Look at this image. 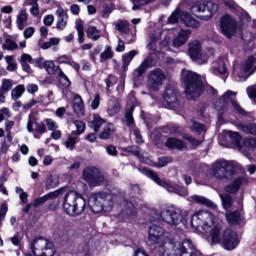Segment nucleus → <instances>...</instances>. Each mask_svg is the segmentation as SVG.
Instances as JSON below:
<instances>
[{"label":"nucleus","instance_id":"1","mask_svg":"<svg viewBox=\"0 0 256 256\" xmlns=\"http://www.w3.org/2000/svg\"><path fill=\"white\" fill-rule=\"evenodd\" d=\"M193 229L210 231L212 245H222L226 251H233L239 245V236L231 228L223 230V224L215 222V216L208 211H198L191 218Z\"/></svg>","mask_w":256,"mask_h":256},{"label":"nucleus","instance_id":"2","mask_svg":"<svg viewBox=\"0 0 256 256\" xmlns=\"http://www.w3.org/2000/svg\"><path fill=\"white\" fill-rule=\"evenodd\" d=\"M181 79L185 85V95L191 101L201 97L203 93V81L201 76L190 70H182Z\"/></svg>","mask_w":256,"mask_h":256},{"label":"nucleus","instance_id":"3","mask_svg":"<svg viewBox=\"0 0 256 256\" xmlns=\"http://www.w3.org/2000/svg\"><path fill=\"white\" fill-rule=\"evenodd\" d=\"M119 193L116 192H98L90 195L88 200V207L93 213H101V211H111L115 205V196Z\"/></svg>","mask_w":256,"mask_h":256},{"label":"nucleus","instance_id":"4","mask_svg":"<svg viewBox=\"0 0 256 256\" xmlns=\"http://www.w3.org/2000/svg\"><path fill=\"white\" fill-rule=\"evenodd\" d=\"M87 207L85 198L76 191H69L63 199V210L71 217L82 215Z\"/></svg>","mask_w":256,"mask_h":256},{"label":"nucleus","instance_id":"5","mask_svg":"<svg viewBox=\"0 0 256 256\" xmlns=\"http://www.w3.org/2000/svg\"><path fill=\"white\" fill-rule=\"evenodd\" d=\"M212 175L215 179L223 181V179H231L235 175V164L227 160H217L212 165Z\"/></svg>","mask_w":256,"mask_h":256},{"label":"nucleus","instance_id":"6","mask_svg":"<svg viewBox=\"0 0 256 256\" xmlns=\"http://www.w3.org/2000/svg\"><path fill=\"white\" fill-rule=\"evenodd\" d=\"M149 242L154 245H160L159 256H169L167 250H165V245L171 244L169 238L165 236V230L163 228L152 225L149 228Z\"/></svg>","mask_w":256,"mask_h":256},{"label":"nucleus","instance_id":"7","mask_svg":"<svg viewBox=\"0 0 256 256\" xmlns=\"http://www.w3.org/2000/svg\"><path fill=\"white\" fill-rule=\"evenodd\" d=\"M30 249L36 256H54L55 246L53 242L45 238H37L30 243Z\"/></svg>","mask_w":256,"mask_h":256},{"label":"nucleus","instance_id":"8","mask_svg":"<svg viewBox=\"0 0 256 256\" xmlns=\"http://www.w3.org/2000/svg\"><path fill=\"white\" fill-rule=\"evenodd\" d=\"M235 97H237V92L228 90L222 96V98L215 103L216 111H225L227 109V103H231L234 111L239 113L240 115H245V110L239 105V102L236 101Z\"/></svg>","mask_w":256,"mask_h":256},{"label":"nucleus","instance_id":"9","mask_svg":"<svg viewBox=\"0 0 256 256\" xmlns=\"http://www.w3.org/2000/svg\"><path fill=\"white\" fill-rule=\"evenodd\" d=\"M256 70V58L250 56L248 59L240 64L239 67L234 68V75L238 77V81H247Z\"/></svg>","mask_w":256,"mask_h":256},{"label":"nucleus","instance_id":"10","mask_svg":"<svg viewBox=\"0 0 256 256\" xmlns=\"http://www.w3.org/2000/svg\"><path fill=\"white\" fill-rule=\"evenodd\" d=\"M82 179L86 181L90 187H98V185L105 181V176H103L98 168L89 166L83 170Z\"/></svg>","mask_w":256,"mask_h":256},{"label":"nucleus","instance_id":"11","mask_svg":"<svg viewBox=\"0 0 256 256\" xmlns=\"http://www.w3.org/2000/svg\"><path fill=\"white\" fill-rule=\"evenodd\" d=\"M181 19L182 22L186 25V27H192L193 29H197L199 27V21H197L193 16L189 15L187 12H181V10L176 9L172 14L168 17V23L170 25H175L177 21Z\"/></svg>","mask_w":256,"mask_h":256},{"label":"nucleus","instance_id":"12","mask_svg":"<svg viewBox=\"0 0 256 256\" xmlns=\"http://www.w3.org/2000/svg\"><path fill=\"white\" fill-rule=\"evenodd\" d=\"M167 79V75L163 70L157 68L152 70L148 75V89L150 91H159L163 87V83Z\"/></svg>","mask_w":256,"mask_h":256},{"label":"nucleus","instance_id":"13","mask_svg":"<svg viewBox=\"0 0 256 256\" xmlns=\"http://www.w3.org/2000/svg\"><path fill=\"white\" fill-rule=\"evenodd\" d=\"M160 217L164 223H167L168 225H174V227H177V225L183 221L181 210L174 207L164 209L161 212Z\"/></svg>","mask_w":256,"mask_h":256},{"label":"nucleus","instance_id":"14","mask_svg":"<svg viewBox=\"0 0 256 256\" xmlns=\"http://www.w3.org/2000/svg\"><path fill=\"white\" fill-rule=\"evenodd\" d=\"M142 173L143 175H146V177H149V179H152L157 185L166 189L168 193H177L179 191V186L177 184L161 180V178L149 168H143Z\"/></svg>","mask_w":256,"mask_h":256},{"label":"nucleus","instance_id":"15","mask_svg":"<svg viewBox=\"0 0 256 256\" xmlns=\"http://www.w3.org/2000/svg\"><path fill=\"white\" fill-rule=\"evenodd\" d=\"M220 29L227 39H231V37L235 36V33H237V21L230 15H224L220 19Z\"/></svg>","mask_w":256,"mask_h":256},{"label":"nucleus","instance_id":"16","mask_svg":"<svg viewBox=\"0 0 256 256\" xmlns=\"http://www.w3.org/2000/svg\"><path fill=\"white\" fill-rule=\"evenodd\" d=\"M163 99L166 101L169 109H179L181 102L179 101V92L175 86L168 84L163 93Z\"/></svg>","mask_w":256,"mask_h":256},{"label":"nucleus","instance_id":"17","mask_svg":"<svg viewBox=\"0 0 256 256\" xmlns=\"http://www.w3.org/2000/svg\"><path fill=\"white\" fill-rule=\"evenodd\" d=\"M201 51V42L194 40L189 43L188 53L191 59L198 65H205V63H207V57L203 56Z\"/></svg>","mask_w":256,"mask_h":256},{"label":"nucleus","instance_id":"18","mask_svg":"<svg viewBox=\"0 0 256 256\" xmlns=\"http://www.w3.org/2000/svg\"><path fill=\"white\" fill-rule=\"evenodd\" d=\"M120 219L125 221H134L137 217V211H135V205L130 201H124L121 204V212L119 214Z\"/></svg>","mask_w":256,"mask_h":256},{"label":"nucleus","instance_id":"19","mask_svg":"<svg viewBox=\"0 0 256 256\" xmlns=\"http://www.w3.org/2000/svg\"><path fill=\"white\" fill-rule=\"evenodd\" d=\"M178 253L180 256H199V251L189 239L183 240L181 247L178 248Z\"/></svg>","mask_w":256,"mask_h":256},{"label":"nucleus","instance_id":"20","mask_svg":"<svg viewBox=\"0 0 256 256\" xmlns=\"http://www.w3.org/2000/svg\"><path fill=\"white\" fill-rule=\"evenodd\" d=\"M153 67V59L151 57H147L143 60V62L137 67L133 72V79L137 81L139 77H143V74L147 69Z\"/></svg>","mask_w":256,"mask_h":256},{"label":"nucleus","instance_id":"21","mask_svg":"<svg viewBox=\"0 0 256 256\" xmlns=\"http://www.w3.org/2000/svg\"><path fill=\"white\" fill-rule=\"evenodd\" d=\"M247 183V178L245 177H238L235 178L230 184L225 187L226 193H231L232 195L235 193H239L242 185Z\"/></svg>","mask_w":256,"mask_h":256},{"label":"nucleus","instance_id":"22","mask_svg":"<svg viewBox=\"0 0 256 256\" xmlns=\"http://www.w3.org/2000/svg\"><path fill=\"white\" fill-rule=\"evenodd\" d=\"M219 10V6L211 1L204 0V12H203V19L205 21L211 19L215 13Z\"/></svg>","mask_w":256,"mask_h":256},{"label":"nucleus","instance_id":"23","mask_svg":"<svg viewBox=\"0 0 256 256\" xmlns=\"http://www.w3.org/2000/svg\"><path fill=\"white\" fill-rule=\"evenodd\" d=\"M226 219L230 225H241L245 217L243 216V213L239 211H234V212L230 211V212H226Z\"/></svg>","mask_w":256,"mask_h":256},{"label":"nucleus","instance_id":"24","mask_svg":"<svg viewBox=\"0 0 256 256\" xmlns=\"http://www.w3.org/2000/svg\"><path fill=\"white\" fill-rule=\"evenodd\" d=\"M61 195V190H55L53 192H50L38 199H36L33 203L34 207H41V205H44V203H47V201H50V199H57Z\"/></svg>","mask_w":256,"mask_h":256},{"label":"nucleus","instance_id":"25","mask_svg":"<svg viewBox=\"0 0 256 256\" xmlns=\"http://www.w3.org/2000/svg\"><path fill=\"white\" fill-rule=\"evenodd\" d=\"M189 35H191V30H181L178 35L173 40V46L174 47H182V45H185L187 43V40L189 39Z\"/></svg>","mask_w":256,"mask_h":256},{"label":"nucleus","instance_id":"26","mask_svg":"<svg viewBox=\"0 0 256 256\" xmlns=\"http://www.w3.org/2000/svg\"><path fill=\"white\" fill-rule=\"evenodd\" d=\"M73 107L74 112L76 115H78V117H83V115H85V104H83V98H81L78 94L74 95Z\"/></svg>","mask_w":256,"mask_h":256},{"label":"nucleus","instance_id":"27","mask_svg":"<svg viewBox=\"0 0 256 256\" xmlns=\"http://www.w3.org/2000/svg\"><path fill=\"white\" fill-rule=\"evenodd\" d=\"M211 71L214 75H223L227 73V64L225 63V60L221 58L217 62H214Z\"/></svg>","mask_w":256,"mask_h":256},{"label":"nucleus","instance_id":"28","mask_svg":"<svg viewBox=\"0 0 256 256\" xmlns=\"http://www.w3.org/2000/svg\"><path fill=\"white\" fill-rule=\"evenodd\" d=\"M29 15L27 14V10L22 9L19 11L18 15L16 16V25L20 31H23L27 26V19Z\"/></svg>","mask_w":256,"mask_h":256},{"label":"nucleus","instance_id":"29","mask_svg":"<svg viewBox=\"0 0 256 256\" xmlns=\"http://www.w3.org/2000/svg\"><path fill=\"white\" fill-rule=\"evenodd\" d=\"M121 111V103H119V100H110L108 102V109L107 114L109 117H115Z\"/></svg>","mask_w":256,"mask_h":256},{"label":"nucleus","instance_id":"30","mask_svg":"<svg viewBox=\"0 0 256 256\" xmlns=\"http://www.w3.org/2000/svg\"><path fill=\"white\" fill-rule=\"evenodd\" d=\"M222 206L227 213L233 211L235 209V204H233V197L229 194L220 195Z\"/></svg>","mask_w":256,"mask_h":256},{"label":"nucleus","instance_id":"31","mask_svg":"<svg viewBox=\"0 0 256 256\" xmlns=\"http://www.w3.org/2000/svg\"><path fill=\"white\" fill-rule=\"evenodd\" d=\"M135 111V106H131L129 110L125 113L124 124L133 131L135 127V119H133V112Z\"/></svg>","mask_w":256,"mask_h":256},{"label":"nucleus","instance_id":"32","mask_svg":"<svg viewBox=\"0 0 256 256\" xmlns=\"http://www.w3.org/2000/svg\"><path fill=\"white\" fill-rule=\"evenodd\" d=\"M205 10V0H199L194 3H192L190 7V11L192 15H195L196 17H199L201 13H204Z\"/></svg>","mask_w":256,"mask_h":256},{"label":"nucleus","instance_id":"33","mask_svg":"<svg viewBox=\"0 0 256 256\" xmlns=\"http://www.w3.org/2000/svg\"><path fill=\"white\" fill-rule=\"evenodd\" d=\"M192 201H195L196 203H199L200 205H204L205 207H209L210 209H217V205L213 203V201L203 197V196H197L194 195L191 197Z\"/></svg>","mask_w":256,"mask_h":256},{"label":"nucleus","instance_id":"34","mask_svg":"<svg viewBox=\"0 0 256 256\" xmlns=\"http://www.w3.org/2000/svg\"><path fill=\"white\" fill-rule=\"evenodd\" d=\"M83 21L81 19H77L75 21V29L78 33V43L81 45L85 43V31H84Z\"/></svg>","mask_w":256,"mask_h":256},{"label":"nucleus","instance_id":"35","mask_svg":"<svg viewBox=\"0 0 256 256\" xmlns=\"http://www.w3.org/2000/svg\"><path fill=\"white\" fill-rule=\"evenodd\" d=\"M166 147H169V149H179L180 151H183L185 149V143L177 138H168L166 141Z\"/></svg>","mask_w":256,"mask_h":256},{"label":"nucleus","instance_id":"36","mask_svg":"<svg viewBox=\"0 0 256 256\" xmlns=\"http://www.w3.org/2000/svg\"><path fill=\"white\" fill-rule=\"evenodd\" d=\"M236 127L239 131H243V133H246L247 135H256V124L238 123L236 124Z\"/></svg>","mask_w":256,"mask_h":256},{"label":"nucleus","instance_id":"37","mask_svg":"<svg viewBox=\"0 0 256 256\" xmlns=\"http://www.w3.org/2000/svg\"><path fill=\"white\" fill-rule=\"evenodd\" d=\"M86 35L88 39L92 41H99V39H101V30L97 29L95 26H89L86 30Z\"/></svg>","mask_w":256,"mask_h":256},{"label":"nucleus","instance_id":"38","mask_svg":"<svg viewBox=\"0 0 256 256\" xmlns=\"http://www.w3.org/2000/svg\"><path fill=\"white\" fill-rule=\"evenodd\" d=\"M75 134L71 133L68 135L66 141L64 142V145L68 151H73L75 149V145L81 141L79 136H74Z\"/></svg>","mask_w":256,"mask_h":256},{"label":"nucleus","instance_id":"39","mask_svg":"<svg viewBox=\"0 0 256 256\" xmlns=\"http://www.w3.org/2000/svg\"><path fill=\"white\" fill-rule=\"evenodd\" d=\"M135 55H139V51L132 50L122 56L124 71H127V68L131 64V61H133V59L135 58Z\"/></svg>","mask_w":256,"mask_h":256},{"label":"nucleus","instance_id":"40","mask_svg":"<svg viewBox=\"0 0 256 256\" xmlns=\"http://www.w3.org/2000/svg\"><path fill=\"white\" fill-rule=\"evenodd\" d=\"M104 123L105 120L103 118L98 115H94L93 120L89 122V127H91V129H93V131L97 133L99 132Z\"/></svg>","mask_w":256,"mask_h":256},{"label":"nucleus","instance_id":"41","mask_svg":"<svg viewBox=\"0 0 256 256\" xmlns=\"http://www.w3.org/2000/svg\"><path fill=\"white\" fill-rule=\"evenodd\" d=\"M125 151H126V153H132L133 155L138 157L142 163H149V159H145L141 155V150L139 149L138 146H128L125 148Z\"/></svg>","mask_w":256,"mask_h":256},{"label":"nucleus","instance_id":"42","mask_svg":"<svg viewBox=\"0 0 256 256\" xmlns=\"http://www.w3.org/2000/svg\"><path fill=\"white\" fill-rule=\"evenodd\" d=\"M45 186L46 189H55V187H59V176L49 175L46 178Z\"/></svg>","mask_w":256,"mask_h":256},{"label":"nucleus","instance_id":"43","mask_svg":"<svg viewBox=\"0 0 256 256\" xmlns=\"http://www.w3.org/2000/svg\"><path fill=\"white\" fill-rule=\"evenodd\" d=\"M188 127L191 131H195L196 133H203L207 131L205 125L196 122L195 120H190V122L188 123Z\"/></svg>","mask_w":256,"mask_h":256},{"label":"nucleus","instance_id":"44","mask_svg":"<svg viewBox=\"0 0 256 256\" xmlns=\"http://www.w3.org/2000/svg\"><path fill=\"white\" fill-rule=\"evenodd\" d=\"M113 133H115V126L113 124H108L100 134V139H111Z\"/></svg>","mask_w":256,"mask_h":256},{"label":"nucleus","instance_id":"45","mask_svg":"<svg viewBox=\"0 0 256 256\" xmlns=\"http://www.w3.org/2000/svg\"><path fill=\"white\" fill-rule=\"evenodd\" d=\"M227 135L235 147H241V135L238 132L228 131Z\"/></svg>","mask_w":256,"mask_h":256},{"label":"nucleus","instance_id":"46","mask_svg":"<svg viewBox=\"0 0 256 256\" xmlns=\"http://www.w3.org/2000/svg\"><path fill=\"white\" fill-rule=\"evenodd\" d=\"M23 93H25V85H18L12 90L11 97L14 101H17L23 96Z\"/></svg>","mask_w":256,"mask_h":256},{"label":"nucleus","instance_id":"47","mask_svg":"<svg viewBox=\"0 0 256 256\" xmlns=\"http://www.w3.org/2000/svg\"><path fill=\"white\" fill-rule=\"evenodd\" d=\"M73 124L75 125L76 130L71 132L72 135H76L77 137L79 135H82V133H85V124L83 123V121L75 120L73 121Z\"/></svg>","mask_w":256,"mask_h":256},{"label":"nucleus","instance_id":"48","mask_svg":"<svg viewBox=\"0 0 256 256\" xmlns=\"http://www.w3.org/2000/svg\"><path fill=\"white\" fill-rule=\"evenodd\" d=\"M133 3L132 11H139L141 7L153 3L155 0H131Z\"/></svg>","mask_w":256,"mask_h":256},{"label":"nucleus","instance_id":"49","mask_svg":"<svg viewBox=\"0 0 256 256\" xmlns=\"http://www.w3.org/2000/svg\"><path fill=\"white\" fill-rule=\"evenodd\" d=\"M116 29L122 33V35H127V33H129V24H127V21L120 20L116 23Z\"/></svg>","mask_w":256,"mask_h":256},{"label":"nucleus","instance_id":"50","mask_svg":"<svg viewBox=\"0 0 256 256\" xmlns=\"http://www.w3.org/2000/svg\"><path fill=\"white\" fill-rule=\"evenodd\" d=\"M13 87V81L10 79H3L0 87L2 93H9Z\"/></svg>","mask_w":256,"mask_h":256},{"label":"nucleus","instance_id":"51","mask_svg":"<svg viewBox=\"0 0 256 256\" xmlns=\"http://www.w3.org/2000/svg\"><path fill=\"white\" fill-rule=\"evenodd\" d=\"M2 48L6 51H14V49H18L19 46L17 45V43H15V41L8 38L5 40Z\"/></svg>","mask_w":256,"mask_h":256},{"label":"nucleus","instance_id":"52","mask_svg":"<svg viewBox=\"0 0 256 256\" xmlns=\"http://www.w3.org/2000/svg\"><path fill=\"white\" fill-rule=\"evenodd\" d=\"M5 59L7 63V71H17V63L13 59V56H6Z\"/></svg>","mask_w":256,"mask_h":256},{"label":"nucleus","instance_id":"53","mask_svg":"<svg viewBox=\"0 0 256 256\" xmlns=\"http://www.w3.org/2000/svg\"><path fill=\"white\" fill-rule=\"evenodd\" d=\"M43 67L44 69H46L49 75H55V70L57 69V66H55V63H53V61H45L43 63Z\"/></svg>","mask_w":256,"mask_h":256},{"label":"nucleus","instance_id":"54","mask_svg":"<svg viewBox=\"0 0 256 256\" xmlns=\"http://www.w3.org/2000/svg\"><path fill=\"white\" fill-rule=\"evenodd\" d=\"M69 16H63L61 18H57L56 28L58 31H63L67 27V21Z\"/></svg>","mask_w":256,"mask_h":256},{"label":"nucleus","instance_id":"55","mask_svg":"<svg viewBox=\"0 0 256 256\" xmlns=\"http://www.w3.org/2000/svg\"><path fill=\"white\" fill-rule=\"evenodd\" d=\"M100 59L102 61H107V59H113V50H111L110 46H106L105 51H103L100 55Z\"/></svg>","mask_w":256,"mask_h":256},{"label":"nucleus","instance_id":"56","mask_svg":"<svg viewBox=\"0 0 256 256\" xmlns=\"http://www.w3.org/2000/svg\"><path fill=\"white\" fill-rule=\"evenodd\" d=\"M169 163H173V158L169 156H164L158 159L156 166L165 167L166 165H169Z\"/></svg>","mask_w":256,"mask_h":256},{"label":"nucleus","instance_id":"57","mask_svg":"<svg viewBox=\"0 0 256 256\" xmlns=\"http://www.w3.org/2000/svg\"><path fill=\"white\" fill-rule=\"evenodd\" d=\"M157 43H159V35L150 36V43L148 44V49H150V51H155V49H157Z\"/></svg>","mask_w":256,"mask_h":256},{"label":"nucleus","instance_id":"58","mask_svg":"<svg viewBox=\"0 0 256 256\" xmlns=\"http://www.w3.org/2000/svg\"><path fill=\"white\" fill-rule=\"evenodd\" d=\"M105 83H106V89L107 91H109V89H111V87H113V85L117 83V77L113 75H109L108 78L105 80Z\"/></svg>","mask_w":256,"mask_h":256},{"label":"nucleus","instance_id":"59","mask_svg":"<svg viewBox=\"0 0 256 256\" xmlns=\"http://www.w3.org/2000/svg\"><path fill=\"white\" fill-rule=\"evenodd\" d=\"M106 153L110 157H117V155H119V152L117 151V147H115L114 145L106 146Z\"/></svg>","mask_w":256,"mask_h":256},{"label":"nucleus","instance_id":"60","mask_svg":"<svg viewBox=\"0 0 256 256\" xmlns=\"http://www.w3.org/2000/svg\"><path fill=\"white\" fill-rule=\"evenodd\" d=\"M35 131L36 133L43 135V133H47V128L43 122H35Z\"/></svg>","mask_w":256,"mask_h":256},{"label":"nucleus","instance_id":"61","mask_svg":"<svg viewBox=\"0 0 256 256\" xmlns=\"http://www.w3.org/2000/svg\"><path fill=\"white\" fill-rule=\"evenodd\" d=\"M57 61L60 64L66 63L67 65H73V58H71V56H67V55L60 56L57 59Z\"/></svg>","mask_w":256,"mask_h":256},{"label":"nucleus","instance_id":"62","mask_svg":"<svg viewBox=\"0 0 256 256\" xmlns=\"http://www.w3.org/2000/svg\"><path fill=\"white\" fill-rule=\"evenodd\" d=\"M45 123L49 131H55L59 127L57 123L51 118L46 119Z\"/></svg>","mask_w":256,"mask_h":256},{"label":"nucleus","instance_id":"63","mask_svg":"<svg viewBox=\"0 0 256 256\" xmlns=\"http://www.w3.org/2000/svg\"><path fill=\"white\" fill-rule=\"evenodd\" d=\"M225 7H229V9H232L233 11H239V5L235 3L233 0H224L223 1Z\"/></svg>","mask_w":256,"mask_h":256},{"label":"nucleus","instance_id":"64","mask_svg":"<svg viewBox=\"0 0 256 256\" xmlns=\"http://www.w3.org/2000/svg\"><path fill=\"white\" fill-rule=\"evenodd\" d=\"M244 145L246 147H250L251 149H256V138H247L244 141Z\"/></svg>","mask_w":256,"mask_h":256}]
</instances>
